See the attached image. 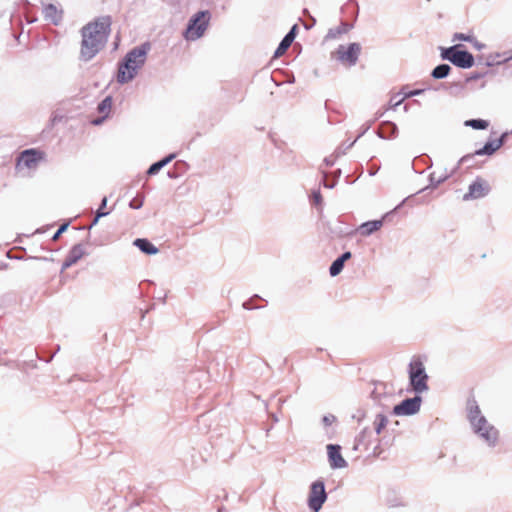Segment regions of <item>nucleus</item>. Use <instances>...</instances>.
I'll list each match as a JSON object with an SVG mask.
<instances>
[{"label":"nucleus","mask_w":512,"mask_h":512,"mask_svg":"<svg viewBox=\"0 0 512 512\" xmlns=\"http://www.w3.org/2000/svg\"><path fill=\"white\" fill-rule=\"evenodd\" d=\"M111 26V18L104 16L86 24L81 29L80 59L88 62L105 46Z\"/></svg>","instance_id":"f257e3e1"},{"label":"nucleus","mask_w":512,"mask_h":512,"mask_svg":"<svg viewBox=\"0 0 512 512\" xmlns=\"http://www.w3.org/2000/svg\"><path fill=\"white\" fill-rule=\"evenodd\" d=\"M467 418L473 432L488 446L494 447L499 439V431L482 415L475 399L467 401Z\"/></svg>","instance_id":"f03ea898"},{"label":"nucleus","mask_w":512,"mask_h":512,"mask_svg":"<svg viewBox=\"0 0 512 512\" xmlns=\"http://www.w3.org/2000/svg\"><path fill=\"white\" fill-rule=\"evenodd\" d=\"M150 43L146 42L130 50L119 64L117 81L121 84L132 81L147 59Z\"/></svg>","instance_id":"7ed1b4c3"},{"label":"nucleus","mask_w":512,"mask_h":512,"mask_svg":"<svg viewBox=\"0 0 512 512\" xmlns=\"http://www.w3.org/2000/svg\"><path fill=\"white\" fill-rule=\"evenodd\" d=\"M408 372L410 385L416 393L420 394L429 389L427 385L428 375L420 359H413L410 362Z\"/></svg>","instance_id":"20e7f679"},{"label":"nucleus","mask_w":512,"mask_h":512,"mask_svg":"<svg viewBox=\"0 0 512 512\" xmlns=\"http://www.w3.org/2000/svg\"><path fill=\"white\" fill-rule=\"evenodd\" d=\"M459 47L460 45H453L448 48H441V58L450 61L459 68H471L474 65V56L466 50H459Z\"/></svg>","instance_id":"39448f33"},{"label":"nucleus","mask_w":512,"mask_h":512,"mask_svg":"<svg viewBox=\"0 0 512 512\" xmlns=\"http://www.w3.org/2000/svg\"><path fill=\"white\" fill-rule=\"evenodd\" d=\"M327 500L325 484L323 480L314 481L309 490L307 505L312 512H319Z\"/></svg>","instance_id":"423d86ee"},{"label":"nucleus","mask_w":512,"mask_h":512,"mask_svg":"<svg viewBox=\"0 0 512 512\" xmlns=\"http://www.w3.org/2000/svg\"><path fill=\"white\" fill-rule=\"evenodd\" d=\"M210 13L208 11H199L189 21L187 27V39L196 40L200 38L208 26Z\"/></svg>","instance_id":"0eeeda50"},{"label":"nucleus","mask_w":512,"mask_h":512,"mask_svg":"<svg viewBox=\"0 0 512 512\" xmlns=\"http://www.w3.org/2000/svg\"><path fill=\"white\" fill-rule=\"evenodd\" d=\"M361 52V46L359 43H351L347 47L340 45L336 50L337 59L347 64L348 66H354L359 58Z\"/></svg>","instance_id":"6e6552de"},{"label":"nucleus","mask_w":512,"mask_h":512,"mask_svg":"<svg viewBox=\"0 0 512 512\" xmlns=\"http://www.w3.org/2000/svg\"><path fill=\"white\" fill-rule=\"evenodd\" d=\"M507 137V133L502 134L498 139L488 141L481 149L476 150L473 154L463 156L459 163L464 164L471 160L475 155H492L497 151L503 144L504 139Z\"/></svg>","instance_id":"1a4fd4ad"},{"label":"nucleus","mask_w":512,"mask_h":512,"mask_svg":"<svg viewBox=\"0 0 512 512\" xmlns=\"http://www.w3.org/2000/svg\"><path fill=\"white\" fill-rule=\"evenodd\" d=\"M422 398L418 395L403 400L400 404L394 406L393 413L395 415H414L421 407Z\"/></svg>","instance_id":"9d476101"},{"label":"nucleus","mask_w":512,"mask_h":512,"mask_svg":"<svg viewBox=\"0 0 512 512\" xmlns=\"http://www.w3.org/2000/svg\"><path fill=\"white\" fill-rule=\"evenodd\" d=\"M42 153L35 149H27L21 152L17 159V168L34 169L42 159Z\"/></svg>","instance_id":"9b49d317"},{"label":"nucleus","mask_w":512,"mask_h":512,"mask_svg":"<svg viewBox=\"0 0 512 512\" xmlns=\"http://www.w3.org/2000/svg\"><path fill=\"white\" fill-rule=\"evenodd\" d=\"M490 187L482 178H477L469 185L468 192L463 196V200L479 199L488 194Z\"/></svg>","instance_id":"f8f14e48"},{"label":"nucleus","mask_w":512,"mask_h":512,"mask_svg":"<svg viewBox=\"0 0 512 512\" xmlns=\"http://www.w3.org/2000/svg\"><path fill=\"white\" fill-rule=\"evenodd\" d=\"M340 451L341 447L337 444L327 445L328 461L332 469H342L348 466Z\"/></svg>","instance_id":"ddd939ff"},{"label":"nucleus","mask_w":512,"mask_h":512,"mask_svg":"<svg viewBox=\"0 0 512 512\" xmlns=\"http://www.w3.org/2000/svg\"><path fill=\"white\" fill-rule=\"evenodd\" d=\"M85 247L82 244H76L74 245L68 255L66 256L63 264H62V270H65L75 263H77L84 255H85Z\"/></svg>","instance_id":"4468645a"},{"label":"nucleus","mask_w":512,"mask_h":512,"mask_svg":"<svg viewBox=\"0 0 512 512\" xmlns=\"http://www.w3.org/2000/svg\"><path fill=\"white\" fill-rule=\"evenodd\" d=\"M44 17L51 23L58 25L62 21V11L58 10L54 4H47L43 8Z\"/></svg>","instance_id":"2eb2a0df"},{"label":"nucleus","mask_w":512,"mask_h":512,"mask_svg":"<svg viewBox=\"0 0 512 512\" xmlns=\"http://www.w3.org/2000/svg\"><path fill=\"white\" fill-rule=\"evenodd\" d=\"M141 252L147 255H155L158 253V248L152 244L148 239L137 238L133 243Z\"/></svg>","instance_id":"dca6fc26"},{"label":"nucleus","mask_w":512,"mask_h":512,"mask_svg":"<svg viewBox=\"0 0 512 512\" xmlns=\"http://www.w3.org/2000/svg\"><path fill=\"white\" fill-rule=\"evenodd\" d=\"M383 225L382 220H373L363 223L359 227V232L362 236H369L375 231L379 230Z\"/></svg>","instance_id":"f3484780"},{"label":"nucleus","mask_w":512,"mask_h":512,"mask_svg":"<svg viewBox=\"0 0 512 512\" xmlns=\"http://www.w3.org/2000/svg\"><path fill=\"white\" fill-rule=\"evenodd\" d=\"M175 157H176V154L172 153V154H169L168 156L164 157L160 161L153 163L147 170V174L149 176L156 175L164 166H166L168 163H170Z\"/></svg>","instance_id":"a211bd4d"},{"label":"nucleus","mask_w":512,"mask_h":512,"mask_svg":"<svg viewBox=\"0 0 512 512\" xmlns=\"http://www.w3.org/2000/svg\"><path fill=\"white\" fill-rule=\"evenodd\" d=\"M398 128L396 124L392 122H383L381 124V128L379 131V137L386 138V137H395L397 135Z\"/></svg>","instance_id":"6ab92c4d"},{"label":"nucleus","mask_w":512,"mask_h":512,"mask_svg":"<svg viewBox=\"0 0 512 512\" xmlns=\"http://www.w3.org/2000/svg\"><path fill=\"white\" fill-rule=\"evenodd\" d=\"M450 71L451 67L448 64H440L432 70L431 76L434 79H444L449 75Z\"/></svg>","instance_id":"aec40b11"},{"label":"nucleus","mask_w":512,"mask_h":512,"mask_svg":"<svg viewBox=\"0 0 512 512\" xmlns=\"http://www.w3.org/2000/svg\"><path fill=\"white\" fill-rule=\"evenodd\" d=\"M388 423V419L385 415L379 413L376 415L374 420V429L377 434H380L382 430L386 427Z\"/></svg>","instance_id":"412c9836"},{"label":"nucleus","mask_w":512,"mask_h":512,"mask_svg":"<svg viewBox=\"0 0 512 512\" xmlns=\"http://www.w3.org/2000/svg\"><path fill=\"white\" fill-rule=\"evenodd\" d=\"M466 126L472 127L476 130H483L489 126V122L483 119H471L465 122Z\"/></svg>","instance_id":"4be33fe9"},{"label":"nucleus","mask_w":512,"mask_h":512,"mask_svg":"<svg viewBox=\"0 0 512 512\" xmlns=\"http://www.w3.org/2000/svg\"><path fill=\"white\" fill-rule=\"evenodd\" d=\"M111 107L112 98L110 96H107L98 104L97 110L99 113L107 115L110 112Z\"/></svg>","instance_id":"5701e85b"},{"label":"nucleus","mask_w":512,"mask_h":512,"mask_svg":"<svg viewBox=\"0 0 512 512\" xmlns=\"http://www.w3.org/2000/svg\"><path fill=\"white\" fill-rule=\"evenodd\" d=\"M348 31V26L347 24L345 23H342L339 27H336V28H333V29H330L327 33V38H330V39H335L337 38L339 35L341 34H344Z\"/></svg>","instance_id":"b1692460"},{"label":"nucleus","mask_w":512,"mask_h":512,"mask_svg":"<svg viewBox=\"0 0 512 512\" xmlns=\"http://www.w3.org/2000/svg\"><path fill=\"white\" fill-rule=\"evenodd\" d=\"M343 267H344V263L339 258L335 259L329 268L330 275L332 277L337 276L338 274L341 273V271L343 270Z\"/></svg>","instance_id":"393cba45"},{"label":"nucleus","mask_w":512,"mask_h":512,"mask_svg":"<svg viewBox=\"0 0 512 512\" xmlns=\"http://www.w3.org/2000/svg\"><path fill=\"white\" fill-rule=\"evenodd\" d=\"M291 44L292 43L284 37L281 40V42L279 43L277 49L275 50L274 57L282 56L287 51V49L291 46Z\"/></svg>","instance_id":"a878e982"},{"label":"nucleus","mask_w":512,"mask_h":512,"mask_svg":"<svg viewBox=\"0 0 512 512\" xmlns=\"http://www.w3.org/2000/svg\"><path fill=\"white\" fill-rule=\"evenodd\" d=\"M449 178V175L436 176L435 173H431L429 176L430 186L433 188L438 187L441 183L445 182Z\"/></svg>","instance_id":"bb28decb"},{"label":"nucleus","mask_w":512,"mask_h":512,"mask_svg":"<svg viewBox=\"0 0 512 512\" xmlns=\"http://www.w3.org/2000/svg\"><path fill=\"white\" fill-rule=\"evenodd\" d=\"M368 433L370 434L371 431H369L368 429H364L359 434V436L356 437V439H355V449H357L359 446H363L365 449H367V442L365 441V436Z\"/></svg>","instance_id":"cd10ccee"},{"label":"nucleus","mask_w":512,"mask_h":512,"mask_svg":"<svg viewBox=\"0 0 512 512\" xmlns=\"http://www.w3.org/2000/svg\"><path fill=\"white\" fill-rule=\"evenodd\" d=\"M488 74H490V71L485 69L483 71H476V72H472L467 78H466V82H471V81H474V80H478V79H482L484 78L485 76H487Z\"/></svg>","instance_id":"c85d7f7f"},{"label":"nucleus","mask_w":512,"mask_h":512,"mask_svg":"<svg viewBox=\"0 0 512 512\" xmlns=\"http://www.w3.org/2000/svg\"><path fill=\"white\" fill-rule=\"evenodd\" d=\"M143 203H144V196H136L135 198H133L130 201L129 206L132 209H140L143 206Z\"/></svg>","instance_id":"c756f323"},{"label":"nucleus","mask_w":512,"mask_h":512,"mask_svg":"<svg viewBox=\"0 0 512 512\" xmlns=\"http://www.w3.org/2000/svg\"><path fill=\"white\" fill-rule=\"evenodd\" d=\"M453 41H466V42H473L474 37L472 35H467L464 33H455L453 35Z\"/></svg>","instance_id":"7c9ffc66"},{"label":"nucleus","mask_w":512,"mask_h":512,"mask_svg":"<svg viewBox=\"0 0 512 512\" xmlns=\"http://www.w3.org/2000/svg\"><path fill=\"white\" fill-rule=\"evenodd\" d=\"M313 204L317 207L322 205V196L319 190L313 191L312 193Z\"/></svg>","instance_id":"2f4dec72"},{"label":"nucleus","mask_w":512,"mask_h":512,"mask_svg":"<svg viewBox=\"0 0 512 512\" xmlns=\"http://www.w3.org/2000/svg\"><path fill=\"white\" fill-rule=\"evenodd\" d=\"M69 224L68 223H64L62 225H60V227L58 228V230L55 232V234L53 235L52 237V240L53 241H56L59 239V237L61 236L62 233H64L67 228H68Z\"/></svg>","instance_id":"473e14b6"},{"label":"nucleus","mask_w":512,"mask_h":512,"mask_svg":"<svg viewBox=\"0 0 512 512\" xmlns=\"http://www.w3.org/2000/svg\"><path fill=\"white\" fill-rule=\"evenodd\" d=\"M297 25H293L292 28L290 29V31L284 36L286 39H288L291 43L294 41L295 37H296V32H297Z\"/></svg>","instance_id":"72a5a7b5"},{"label":"nucleus","mask_w":512,"mask_h":512,"mask_svg":"<svg viewBox=\"0 0 512 512\" xmlns=\"http://www.w3.org/2000/svg\"><path fill=\"white\" fill-rule=\"evenodd\" d=\"M108 214H109V212L97 211L96 216L94 217L91 225L89 226V229H91L94 225H96L101 217H104Z\"/></svg>","instance_id":"f704fd0d"},{"label":"nucleus","mask_w":512,"mask_h":512,"mask_svg":"<svg viewBox=\"0 0 512 512\" xmlns=\"http://www.w3.org/2000/svg\"><path fill=\"white\" fill-rule=\"evenodd\" d=\"M336 417L334 415H325L322 418V422L325 426L331 425L333 422H335Z\"/></svg>","instance_id":"c9c22d12"},{"label":"nucleus","mask_w":512,"mask_h":512,"mask_svg":"<svg viewBox=\"0 0 512 512\" xmlns=\"http://www.w3.org/2000/svg\"><path fill=\"white\" fill-rule=\"evenodd\" d=\"M352 254L351 252L347 251L344 252L340 257H338L343 263H345L347 260L351 258Z\"/></svg>","instance_id":"e433bc0d"},{"label":"nucleus","mask_w":512,"mask_h":512,"mask_svg":"<svg viewBox=\"0 0 512 512\" xmlns=\"http://www.w3.org/2000/svg\"><path fill=\"white\" fill-rule=\"evenodd\" d=\"M423 92H424L423 89H417V90H414V91H411V92L405 94V97H412V96L420 95Z\"/></svg>","instance_id":"4c0bfd02"},{"label":"nucleus","mask_w":512,"mask_h":512,"mask_svg":"<svg viewBox=\"0 0 512 512\" xmlns=\"http://www.w3.org/2000/svg\"><path fill=\"white\" fill-rule=\"evenodd\" d=\"M471 43H472V44H473V46H474L476 49H478V50L483 49V48H484V46H485L484 44L479 43L475 38H474L473 42H471Z\"/></svg>","instance_id":"58836bf2"},{"label":"nucleus","mask_w":512,"mask_h":512,"mask_svg":"<svg viewBox=\"0 0 512 512\" xmlns=\"http://www.w3.org/2000/svg\"><path fill=\"white\" fill-rule=\"evenodd\" d=\"M106 205H107V198H106V197H104V198L102 199L101 204H100V207H99V209H98L97 211H103V209H105Z\"/></svg>","instance_id":"ea45409f"},{"label":"nucleus","mask_w":512,"mask_h":512,"mask_svg":"<svg viewBox=\"0 0 512 512\" xmlns=\"http://www.w3.org/2000/svg\"><path fill=\"white\" fill-rule=\"evenodd\" d=\"M324 162H325L326 166H332L334 164V161L330 158H325Z\"/></svg>","instance_id":"a19ab883"},{"label":"nucleus","mask_w":512,"mask_h":512,"mask_svg":"<svg viewBox=\"0 0 512 512\" xmlns=\"http://www.w3.org/2000/svg\"><path fill=\"white\" fill-rule=\"evenodd\" d=\"M390 102H393L392 107L395 108V107H397L398 105L401 104L402 99H400L398 101H393V99H390Z\"/></svg>","instance_id":"79ce46f5"},{"label":"nucleus","mask_w":512,"mask_h":512,"mask_svg":"<svg viewBox=\"0 0 512 512\" xmlns=\"http://www.w3.org/2000/svg\"><path fill=\"white\" fill-rule=\"evenodd\" d=\"M390 102H393L392 107L395 108V107H397L398 105L401 104L402 99H400L398 101H393V99H390Z\"/></svg>","instance_id":"37998d69"},{"label":"nucleus","mask_w":512,"mask_h":512,"mask_svg":"<svg viewBox=\"0 0 512 512\" xmlns=\"http://www.w3.org/2000/svg\"><path fill=\"white\" fill-rule=\"evenodd\" d=\"M390 102H393L392 107L395 108V107H397L398 105L401 104L402 99H400L398 101H393V99H390Z\"/></svg>","instance_id":"c03bdc74"},{"label":"nucleus","mask_w":512,"mask_h":512,"mask_svg":"<svg viewBox=\"0 0 512 512\" xmlns=\"http://www.w3.org/2000/svg\"><path fill=\"white\" fill-rule=\"evenodd\" d=\"M335 186V183L324 181V187L326 188H333Z\"/></svg>","instance_id":"a18cd8bd"},{"label":"nucleus","mask_w":512,"mask_h":512,"mask_svg":"<svg viewBox=\"0 0 512 512\" xmlns=\"http://www.w3.org/2000/svg\"><path fill=\"white\" fill-rule=\"evenodd\" d=\"M103 119H104V117H103V118L96 119V120H94V121H93V124H95V125H99V124H101V123L103 122Z\"/></svg>","instance_id":"49530a36"},{"label":"nucleus","mask_w":512,"mask_h":512,"mask_svg":"<svg viewBox=\"0 0 512 512\" xmlns=\"http://www.w3.org/2000/svg\"><path fill=\"white\" fill-rule=\"evenodd\" d=\"M243 307H244L245 309H252V306H250L249 302H245V303L243 304Z\"/></svg>","instance_id":"de8ad7c7"}]
</instances>
